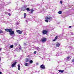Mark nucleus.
Returning <instances> with one entry per match:
<instances>
[{"mask_svg": "<svg viewBox=\"0 0 74 74\" xmlns=\"http://www.w3.org/2000/svg\"><path fill=\"white\" fill-rule=\"evenodd\" d=\"M46 20H45V21L46 22L48 23L49 22H51V21H52V17H48L47 16L45 18Z\"/></svg>", "mask_w": 74, "mask_h": 74, "instance_id": "nucleus-1", "label": "nucleus"}, {"mask_svg": "<svg viewBox=\"0 0 74 74\" xmlns=\"http://www.w3.org/2000/svg\"><path fill=\"white\" fill-rule=\"evenodd\" d=\"M9 32H10V35H12L14 34V31H12V30L11 29Z\"/></svg>", "mask_w": 74, "mask_h": 74, "instance_id": "nucleus-2", "label": "nucleus"}, {"mask_svg": "<svg viewBox=\"0 0 74 74\" xmlns=\"http://www.w3.org/2000/svg\"><path fill=\"white\" fill-rule=\"evenodd\" d=\"M46 41H47V39L46 38H42L41 40L42 42H45Z\"/></svg>", "mask_w": 74, "mask_h": 74, "instance_id": "nucleus-3", "label": "nucleus"}, {"mask_svg": "<svg viewBox=\"0 0 74 74\" xmlns=\"http://www.w3.org/2000/svg\"><path fill=\"white\" fill-rule=\"evenodd\" d=\"M69 59H71V58L70 56L67 57V58L65 59V60L66 62H67L68 61H69V60H70Z\"/></svg>", "mask_w": 74, "mask_h": 74, "instance_id": "nucleus-4", "label": "nucleus"}, {"mask_svg": "<svg viewBox=\"0 0 74 74\" xmlns=\"http://www.w3.org/2000/svg\"><path fill=\"white\" fill-rule=\"evenodd\" d=\"M42 33L44 34H47L48 31L46 30H44L42 31Z\"/></svg>", "mask_w": 74, "mask_h": 74, "instance_id": "nucleus-5", "label": "nucleus"}, {"mask_svg": "<svg viewBox=\"0 0 74 74\" xmlns=\"http://www.w3.org/2000/svg\"><path fill=\"white\" fill-rule=\"evenodd\" d=\"M40 68L41 69H43L44 70L45 69V65H44L42 64L40 66Z\"/></svg>", "mask_w": 74, "mask_h": 74, "instance_id": "nucleus-6", "label": "nucleus"}, {"mask_svg": "<svg viewBox=\"0 0 74 74\" xmlns=\"http://www.w3.org/2000/svg\"><path fill=\"white\" fill-rule=\"evenodd\" d=\"M16 32H17L18 33V34H21L22 33V31H20L19 30H17Z\"/></svg>", "mask_w": 74, "mask_h": 74, "instance_id": "nucleus-7", "label": "nucleus"}, {"mask_svg": "<svg viewBox=\"0 0 74 74\" xmlns=\"http://www.w3.org/2000/svg\"><path fill=\"white\" fill-rule=\"evenodd\" d=\"M17 62H15L13 63V64H12L11 66L12 67H14L15 66V65H16V63Z\"/></svg>", "mask_w": 74, "mask_h": 74, "instance_id": "nucleus-8", "label": "nucleus"}, {"mask_svg": "<svg viewBox=\"0 0 74 74\" xmlns=\"http://www.w3.org/2000/svg\"><path fill=\"white\" fill-rule=\"evenodd\" d=\"M11 29H5V31H6V32H9Z\"/></svg>", "mask_w": 74, "mask_h": 74, "instance_id": "nucleus-9", "label": "nucleus"}, {"mask_svg": "<svg viewBox=\"0 0 74 74\" xmlns=\"http://www.w3.org/2000/svg\"><path fill=\"white\" fill-rule=\"evenodd\" d=\"M26 6L24 7L23 8H22V10L23 11H25L26 10Z\"/></svg>", "mask_w": 74, "mask_h": 74, "instance_id": "nucleus-10", "label": "nucleus"}, {"mask_svg": "<svg viewBox=\"0 0 74 74\" xmlns=\"http://www.w3.org/2000/svg\"><path fill=\"white\" fill-rule=\"evenodd\" d=\"M36 49L37 50H38V51H40V50L41 49L40 48H39L38 47H36Z\"/></svg>", "mask_w": 74, "mask_h": 74, "instance_id": "nucleus-11", "label": "nucleus"}, {"mask_svg": "<svg viewBox=\"0 0 74 74\" xmlns=\"http://www.w3.org/2000/svg\"><path fill=\"white\" fill-rule=\"evenodd\" d=\"M58 36H56L55 38V39L53 40V41H56V40H57V38H58Z\"/></svg>", "mask_w": 74, "mask_h": 74, "instance_id": "nucleus-12", "label": "nucleus"}, {"mask_svg": "<svg viewBox=\"0 0 74 74\" xmlns=\"http://www.w3.org/2000/svg\"><path fill=\"white\" fill-rule=\"evenodd\" d=\"M59 45H60V44H59V43H57L56 44V47H59Z\"/></svg>", "mask_w": 74, "mask_h": 74, "instance_id": "nucleus-13", "label": "nucleus"}, {"mask_svg": "<svg viewBox=\"0 0 74 74\" xmlns=\"http://www.w3.org/2000/svg\"><path fill=\"white\" fill-rule=\"evenodd\" d=\"M29 44V42H27L26 43H24V46H25L26 45H28V44Z\"/></svg>", "mask_w": 74, "mask_h": 74, "instance_id": "nucleus-14", "label": "nucleus"}, {"mask_svg": "<svg viewBox=\"0 0 74 74\" xmlns=\"http://www.w3.org/2000/svg\"><path fill=\"white\" fill-rule=\"evenodd\" d=\"M29 59L26 58L25 59V62H29Z\"/></svg>", "mask_w": 74, "mask_h": 74, "instance_id": "nucleus-15", "label": "nucleus"}, {"mask_svg": "<svg viewBox=\"0 0 74 74\" xmlns=\"http://www.w3.org/2000/svg\"><path fill=\"white\" fill-rule=\"evenodd\" d=\"M58 71L59 72H60V73H63L64 72V70H58Z\"/></svg>", "mask_w": 74, "mask_h": 74, "instance_id": "nucleus-16", "label": "nucleus"}, {"mask_svg": "<svg viewBox=\"0 0 74 74\" xmlns=\"http://www.w3.org/2000/svg\"><path fill=\"white\" fill-rule=\"evenodd\" d=\"M31 12H29V14H32V13H33V11H34V10H33V9H32L31 10Z\"/></svg>", "mask_w": 74, "mask_h": 74, "instance_id": "nucleus-17", "label": "nucleus"}, {"mask_svg": "<svg viewBox=\"0 0 74 74\" xmlns=\"http://www.w3.org/2000/svg\"><path fill=\"white\" fill-rule=\"evenodd\" d=\"M58 13L59 14H62V12L61 11H59L58 12Z\"/></svg>", "mask_w": 74, "mask_h": 74, "instance_id": "nucleus-18", "label": "nucleus"}, {"mask_svg": "<svg viewBox=\"0 0 74 74\" xmlns=\"http://www.w3.org/2000/svg\"><path fill=\"white\" fill-rule=\"evenodd\" d=\"M29 63L32 64L33 63V61L32 60H30L29 61Z\"/></svg>", "mask_w": 74, "mask_h": 74, "instance_id": "nucleus-19", "label": "nucleus"}, {"mask_svg": "<svg viewBox=\"0 0 74 74\" xmlns=\"http://www.w3.org/2000/svg\"><path fill=\"white\" fill-rule=\"evenodd\" d=\"M24 65H25V66H28V63H25L24 64Z\"/></svg>", "mask_w": 74, "mask_h": 74, "instance_id": "nucleus-20", "label": "nucleus"}, {"mask_svg": "<svg viewBox=\"0 0 74 74\" xmlns=\"http://www.w3.org/2000/svg\"><path fill=\"white\" fill-rule=\"evenodd\" d=\"M18 70H20V65L19 64L18 65Z\"/></svg>", "mask_w": 74, "mask_h": 74, "instance_id": "nucleus-21", "label": "nucleus"}, {"mask_svg": "<svg viewBox=\"0 0 74 74\" xmlns=\"http://www.w3.org/2000/svg\"><path fill=\"white\" fill-rule=\"evenodd\" d=\"M26 10H27V11H31V10H30L29 9V8H27L26 9Z\"/></svg>", "mask_w": 74, "mask_h": 74, "instance_id": "nucleus-22", "label": "nucleus"}, {"mask_svg": "<svg viewBox=\"0 0 74 74\" xmlns=\"http://www.w3.org/2000/svg\"><path fill=\"white\" fill-rule=\"evenodd\" d=\"M10 48H12L14 47V45H11L10 46Z\"/></svg>", "mask_w": 74, "mask_h": 74, "instance_id": "nucleus-23", "label": "nucleus"}, {"mask_svg": "<svg viewBox=\"0 0 74 74\" xmlns=\"http://www.w3.org/2000/svg\"><path fill=\"white\" fill-rule=\"evenodd\" d=\"M3 31L2 30H0V34H1V33H3Z\"/></svg>", "mask_w": 74, "mask_h": 74, "instance_id": "nucleus-24", "label": "nucleus"}, {"mask_svg": "<svg viewBox=\"0 0 74 74\" xmlns=\"http://www.w3.org/2000/svg\"><path fill=\"white\" fill-rule=\"evenodd\" d=\"M69 48H72L73 49L74 48V47H73V46H69Z\"/></svg>", "mask_w": 74, "mask_h": 74, "instance_id": "nucleus-25", "label": "nucleus"}, {"mask_svg": "<svg viewBox=\"0 0 74 74\" xmlns=\"http://www.w3.org/2000/svg\"><path fill=\"white\" fill-rule=\"evenodd\" d=\"M26 13H24V18H26Z\"/></svg>", "mask_w": 74, "mask_h": 74, "instance_id": "nucleus-26", "label": "nucleus"}, {"mask_svg": "<svg viewBox=\"0 0 74 74\" xmlns=\"http://www.w3.org/2000/svg\"><path fill=\"white\" fill-rule=\"evenodd\" d=\"M5 14H7V15L8 14V13L7 12H5Z\"/></svg>", "mask_w": 74, "mask_h": 74, "instance_id": "nucleus-27", "label": "nucleus"}, {"mask_svg": "<svg viewBox=\"0 0 74 74\" xmlns=\"http://www.w3.org/2000/svg\"><path fill=\"white\" fill-rule=\"evenodd\" d=\"M60 4H62V3H63V2H62V1H60Z\"/></svg>", "mask_w": 74, "mask_h": 74, "instance_id": "nucleus-28", "label": "nucleus"}, {"mask_svg": "<svg viewBox=\"0 0 74 74\" xmlns=\"http://www.w3.org/2000/svg\"><path fill=\"white\" fill-rule=\"evenodd\" d=\"M17 43H15L14 44V45H15V46H16V45H17Z\"/></svg>", "mask_w": 74, "mask_h": 74, "instance_id": "nucleus-29", "label": "nucleus"}, {"mask_svg": "<svg viewBox=\"0 0 74 74\" xmlns=\"http://www.w3.org/2000/svg\"><path fill=\"white\" fill-rule=\"evenodd\" d=\"M19 51H21V50H22V49H21V47H20L19 49Z\"/></svg>", "mask_w": 74, "mask_h": 74, "instance_id": "nucleus-30", "label": "nucleus"}, {"mask_svg": "<svg viewBox=\"0 0 74 74\" xmlns=\"http://www.w3.org/2000/svg\"><path fill=\"white\" fill-rule=\"evenodd\" d=\"M8 15H9V16H11V14H10V13H8Z\"/></svg>", "mask_w": 74, "mask_h": 74, "instance_id": "nucleus-31", "label": "nucleus"}, {"mask_svg": "<svg viewBox=\"0 0 74 74\" xmlns=\"http://www.w3.org/2000/svg\"><path fill=\"white\" fill-rule=\"evenodd\" d=\"M36 51H35L34 52V54H36Z\"/></svg>", "mask_w": 74, "mask_h": 74, "instance_id": "nucleus-32", "label": "nucleus"}, {"mask_svg": "<svg viewBox=\"0 0 74 74\" xmlns=\"http://www.w3.org/2000/svg\"><path fill=\"white\" fill-rule=\"evenodd\" d=\"M72 62H73L74 63V59H73L72 60Z\"/></svg>", "mask_w": 74, "mask_h": 74, "instance_id": "nucleus-33", "label": "nucleus"}, {"mask_svg": "<svg viewBox=\"0 0 74 74\" xmlns=\"http://www.w3.org/2000/svg\"><path fill=\"white\" fill-rule=\"evenodd\" d=\"M27 57H28V58H30V56L29 55H28L27 56Z\"/></svg>", "mask_w": 74, "mask_h": 74, "instance_id": "nucleus-34", "label": "nucleus"}, {"mask_svg": "<svg viewBox=\"0 0 74 74\" xmlns=\"http://www.w3.org/2000/svg\"><path fill=\"white\" fill-rule=\"evenodd\" d=\"M11 11V10L10 9H9V10H8V11Z\"/></svg>", "mask_w": 74, "mask_h": 74, "instance_id": "nucleus-35", "label": "nucleus"}, {"mask_svg": "<svg viewBox=\"0 0 74 74\" xmlns=\"http://www.w3.org/2000/svg\"><path fill=\"white\" fill-rule=\"evenodd\" d=\"M69 28H71V26H70L69 27Z\"/></svg>", "mask_w": 74, "mask_h": 74, "instance_id": "nucleus-36", "label": "nucleus"}, {"mask_svg": "<svg viewBox=\"0 0 74 74\" xmlns=\"http://www.w3.org/2000/svg\"><path fill=\"white\" fill-rule=\"evenodd\" d=\"M58 53L59 55V54H60V53H59V52H58Z\"/></svg>", "mask_w": 74, "mask_h": 74, "instance_id": "nucleus-37", "label": "nucleus"}, {"mask_svg": "<svg viewBox=\"0 0 74 74\" xmlns=\"http://www.w3.org/2000/svg\"><path fill=\"white\" fill-rule=\"evenodd\" d=\"M1 50V48H0V51Z\"/></svg>", "mask_w": 74, "mask_h": 74, "instance_id": "nucleus-38", "label": "nucleus"}, {"mask_svg": "<svg viewBox=\"0 0 74 74\" xmlns=\"http://www.w3.org/2000/svg\"><path fill=\"white\" fill-rule=\"evenodd\" d=\"M1 61V58L0 57V61Z\"/></svg>", "mask_w": 74, "mask_h": 74, "instance_id": "nucleus-39", "label": "nucleus"}, {"mask_svg": "<svg viewBox=\"0 0 74 74\" xmlns=\"http://www.w3.org/2000/svg\"><path fill=\"white\" fill-rule=\"evenodd\" d=\"M2 74V73H1V72H0V74Z\"/></svg>", "mask_w": 74, "mask_h": 74, "instance_id": "nucleus-40", "label": "nucleus"}, {"mask_svg": "<svg viewBox=\"0 0 74 74\" xmlns=\"http://www.w3.org/2000/svg\"><path fill=\"white\" fill-rule=\"evenodd\" d=\"M26 22H27V20H26Z\"/></svg>", "mask_w": 74, "mask_h": 74, "instance_id": "nucleus-41", "label": "nucleus"}, {"mask_svg": "<svg viewBox=\"0 0 74 74\" xmlns=\"http://www.w3.org/2000/svg\"><path fill=\"white\" fill-rule=\"evenodd\" d=\"M62 36H63V35H62Z\"/></svg>", "mask_w": 74, "mask_h": 74, "instance_id": "nucleus-42", "label": "nucleus"}, {"mask_svg": "<svg viewBox=\"0 0 74 74\" xmlns=\"http://www.w3.org/2000/svg\"><path fill=\"white\" fill-rule=\"evenodd\" d=\"M37 71H36V72H37Z\"/></svg>", "mask_w": 74, "mask_h": 74, "instance_id": "nucleus-43", "label": "nucleus"}]
</instances>
